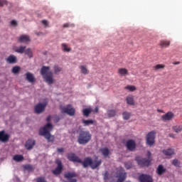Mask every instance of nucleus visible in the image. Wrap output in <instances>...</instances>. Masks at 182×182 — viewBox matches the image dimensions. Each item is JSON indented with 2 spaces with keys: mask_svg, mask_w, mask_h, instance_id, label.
Masks as SVG:
<instances>
[{
  "mask_svg": "<svg viewBox=\"0 0 182 182\" xmlns=\"http://www.w3.org/2000/svg\"><path fill=\"white\" fill-rule=\"evenodd\" d=\"M53 130V125L50 123H48L44 126V127L41 128L39 131L40 136H45V139L48 140L50 143H53L55 140V136L50 134V132Z\"/></svg>",
  "mask_w": 182,
  "mask_h": 182,
  "instance_id": "1",
  "label": "nucleus"
},
{
  "mask_svg": "<svg viewBox=\"0 0 182 182\" xmlns=\"http://www.w3.org/2000/svg\"><path fill=\"white\" fill-rule=\"evenodd\" d=\"M41 75L48 85H53L55 83L53 73L50 71V67L43 66L41 70Z\"/></svg>",
  "mask_w": 182,
  "mask_h": 182,
  "instance_id": "2",
  "label": "nucleus"
},
{
  "mask_svg": "<svg viewBox=\"0 0 182 182\" xmlns=\"http://www.w3.org/2000/svg\"><path fill=\"white\" fill-rule=\"evenodd\" d=\"M92 140V134L89 131H81L77 136V143L79 144H87Z\"/></svg>",
  "mask_w": 182,
  "mask_h": 182,
  "instance_id": "3",
  "label": "nucleus"
},
{
  "mask_svg": "<svg viewBox=\"0 0 182 182\" xmlns=\"http://www.w3.org/2000/svg\"><path fill=\"white\" fill-rule=\"evenodd\" d=\"M61 113H66L69 116H75V108L72 107V105H68L67 107H61Z\"/></svg>",
  "mask_w": 182,
  "mask_h": 182,
  "instance_id": "4",
  "label": "nucleus"
},
{
  "mask_svg": "<svg viewBox=\"0 0 182 182\" xmlns=\"http://www.w3.org/2000/svg\"><path fill=\"white\" fill-rule=\"evenodd\" d=\"M55 164L58 166L53 171V174L55 176H59L60 173H62V170H63V166H62V161L60 159H55Z\"/></svg>",
  "mask_w": 182,
  "mask_h": 182,
  "instance_id": "5",
  "label": "nucleus"
},
{
  "mask_svg": "<svg viewBox=\"0 0 182 182\" xmlns=\"http://www.w3.org/2000/svg\"><path fill=\"white\" fill-rule=\"evenodd\" d=\"M156 139V133L151 132L146 135V144L149 146H153L154 144V139Z\"/></svg>",
  "mask_w": 182,
  "mask_h": 182,
  "instance_id": "6",
  "label": "nucleus"
},
{
  "mask_svg": "<svg viewBox=\"0 0 182 182\" xmlns=\"http://www.w3.org/2000/svg\"><path fill=\"white\" fill-rule=\"evenodd\" d=\"M48 103H38L35 107V112L37 113V114H40V113H42L45 110V107H46V105Z\"/></svg>",
  "mask_w": 182,
  "mask_h": 182,
  "instance_id": "7",
  "label": "nucleus"
},
{
  "mask_svg": "<svg viewBox=\"0 0 182 182\" xmlns=\"http://www.w3.org/2000/svg\"><path fill=\"white\" fill-rule=\"evenodd\" d=\"M173 119H174V114L171 112H168L161 116L162 122H169L170 120H173Z\"/></svg>",
  "mask_w": 182,
  "mask_h": 182,
  "instance_id": "8",
  "label": "nucleus"
},
{
  "mask_svg": "<svg viewBox=\"0 0 182 182\" xmlns=\"http://www.w3.org/2000/svg\"><path fill=\"white\" fill-rule=\"evenodd\" d=\"M18 43H28L31 42V38L28 35H21L18 38Z\"/></svg>",
  "mask_w": 182,
  "mask_h": 182,
  "instance_id": "9",
  "label": "nucleus"
},
{
  "mask_svg": "<svg viewBox=\"0 0 182 182\" xmlns=\"http://www.w3.org/2000/svg\"><path fill=\"white\" fill-rule=\"evenodd\" d=\"M136 160L139 166H141L142 167L149 166V164H150V159L136 158Z\"/></svg>",
  "mask_w": 182,
  "mask_h": 182,
  "instance_id": "10",
  "label": "nucleus"
},
{
  "mask_svg": "<svg viewBox=\"0 0 182 182\" xmlns=\"http://www.w3.org/2000/svg\"><path fill=\"white\" fill-rule=\"evenodd\" d=\"M139 178L140 182H153V178L147 174H141Z\"/></svg>",
  "mask_w": 182,
  "mask_h": 182,
  "instance_id": "11",
  "label": "nucleus"
},
{
  "mask_svg": "<svg viewBox=\"0 0 182 182\" xmlns=\"http://www.w3.org/2000/svg\"><path fill=\"white\" fill-rule=\"evenodd\" d=\"M70 161H73L74 163H82V159H80L76 154H70L68 156Z\"/></svg>",
  "mask_w": 182,
  "mask_h": 182,
  "instance_id": "12",
  "label": "nucleus"
},
{
  "mask_svg": "<svg viewBox=\"0 0 182 182\" xmlns=\"http://www.w3.org/2000/svg\"><path fill=\"white\" fill-rule=\"evenodd\" d=\"M35 144H36L35 140L28 139L27 141H26L25 147L26 150H32L35 146Z\"/></svg>",
  "mask_w": 182,
  "mask_h": 182,
  "instance_id": "13",
  "label": "nucleus"
},
{
  "mask_svg": "<svg viewBox=\"0 0 182 182\" xmlns=\"http://www.w3.org/2000/svg\"><path fill=\"white\" fill-rule=\"evenodd\" d=\"M81 164H82L83 167L85 168L87 167H92V159L90 157H87L84 159V161L82 162H80Z\"/></svg>",
  "mask_w": 182,
  "mask_h": 182,
  "instance_id": "14",
  "label": "nucleus"
},
{
  "mask_svg": "<svg viewBox=\"0 0 182 182\" xmlns=\"http://www.w3.org/2000/svg\"><path fill=\"white\" fill-rule=\"evenodd\" d=\"M127 149H128V150H130L131 151H133V150L136 149V141L132 139L127 141Z\"/></svg>",
  "mask_w": 182,
  "mask_h": 182,
  "instance_id": "15",
  "label": "nucleus"
},
{
  "mask_svg": "<svg viewBox=\"0 0 182 182\" xmlns=\"http://www.w3.org/2000/svg\"><path fill=\"white\" fill-rule=\"evenodd\" d=\"M9 140V135L5 133V131L0 132V141L5 143Z\"/></svg>",
  "mask_w": 182,
  "mask_h": 182,
  "instance_id": "16",
  "label": "nucleus"
},
{
  "mask_svg": "<svg viewBox=\"0 0 182 182\" xmlns=\"http://www.w3.org/2000/svg\"><path fill=\"white\" fill-rule=\"evenodd\" d=\"M126 177H127V173L123 170V168H121V172L119 173V178L117 182H124V180H126Z\"/></svg>",
  "mask_w": 182,
  "mask_h": 182,
  "instance_id": "17",
  "label": "nucleus"
},
{
  "mask_svg": "<svg viewBox=\"0 0 182 182\" xmlns=\"http://www.w3.org/2000/svg\"><path fill=\"white\" fill-rule=\"evenodd\" d=\"M26 76V80H27L28 82H29V83H33V82H35V76H33V75L31 73H26L25 74Z\"/></svg>",
  "mask_w": 182,
  "mask_h": 182,
  "instance_id": "18",
  "label": "nucleus"
},
{
  "mask_svg": "<svg viewBox=\"0 0 182 182\" xmlns=\"http://www.w3.org/2000/svg\"><path fill=\"white\" fill-rule=\"evenodd\" d=\"M26 49V46H21L19 47L14 46L13 47V50L14 52H16L17 53H24L25 50Z\"/></svg>",
  "mask_w": 182,
  "mask_h": 182,
  "instance_id": "19",
  "label": "nucleus"
},
{
  "mask_svg": "<svg viewBox=\"0 0 182 182\" xmlns=\"http://www.w3.org/2000/svg\"><path fill=\"white\" fill-rule=\"evenodd\" d=\"M100 164H102V160H93L92 159V162H91V168H92V170H95V168L97 167H99V166H100Z\"/></svg>",
  "mask_w": 182,
  "mask_h": 182,
  "instance_id": "20",
  "label": "nucleus"
},
{
  "mask_svg": "<svg viewBox=\"0 0 182 182\" xmlns=\"http://www.w3.org/2000/svg\"><path fill=\"white\" fill-rule=\"evenodd\" d=\"M7 63L14 64L16 63V56L11 55L6 59Z\"/></svg>",
  "mask_w": 182,
  "mask_h": 182,
  "instance_id": "21",
  "label": "nucleus"
},
{
  "mask_svg": "<svg viewBox=\"0 0 182 182\" xmlns=\"http://www.w3.org/2000/svg\"><path fill=\"white\" fill-rule=\"evenodd\" d=\"M162 153H164L165 156H173V154H174V149L171 148H169L168 149H164L162 151Z\"/></svg>",
  "mask_w": 182,
  "mask_h": 182,
  "instance_id": "22",
  "label": "nucleus"
},
{
  "mask_svg": "<svg viewBox=\"0 0 182 182\" xmlns=\"http://www.w3.org/2000/svg\"><path fill=\"white\" fill-rule=\"evenodd\" d=\"M156 171L159 176H161V174H164V173H166V168H164L163 165H159Z\"/></svg>",
  "mask_w": 182,
  "mask_h": 182,
  "instance_id": "23",
  "label": "nucleus"
},
{
  "mask_svg": "<svg viewBox=\"0 0 182 182\" xmlns=\"http://www.w3.org/2000/svg\"><path fill=\"white\" fill-rule=\"evenodd\" d=\"M82 122L84 126H90V124H93L95 123V121H93V119H82Z\"/></svg>",
  "mask_w": 182,
  "mask_h": 182,
  "instance_id": "24",
  "label": "nucleus"
},
{
  "mask_svg": "<svg viewBox=\"0 0 182 182\" xmlns=\"http://www.w3.org/2000/svg\"><path fill=\"white\" fill-rule=\"evenodd\" d=\"M62 72V68L58 65L53 66V73L54 75H59Z\"/></svg>",
  "mask_w": 182,
  "mask_h": 182,
  "instance_id": "25",
  "label": "nucleus"
},
{
  "mask_svg": "<svg viewBox=\"0 0 182 182\" xmlns=\"http://www.w3.org/2000/svg\"><path fill=\"white\" fill-rule=\"evenodd\" d=\"M90 113H92V109H90V108H86V109H82V114L85 117H89V114Z\"/></svg>",
  "mask_w": 182,
  "mask_h": 182,
  "instance_id": "26",
  "label": "nucleus"
},
{
  "mask_svg": "<svg viewBox=\"0 0 182 182\" xmlns=\"http://www.w3.org/2000/svg\"><path fill=\"white\" fill-rule=\"evenodd\" d=\"M127 102L128 105H131L132 106H133V105H134V98L133 97V96H128L127 97Z\"/></svg>",
  "mask_w": 182,
  "mask_h": 182,
  "instance_id": "27",
  "label": "nucleus"
},
{
  "mask_svg": "<svg viewBox=\"0 0 182 182\" xmlns=\"http://www.w3.org/2000/svg\"><path fill=\"white\" fill-rule=\"evenodd\" d=\"M12 73H14V75H18V73H19V72H21V67L19 66H15L12 68L11 70Z\"/></svg>",
  "mask_w": 182,
  "mask_h": 182,
  "instance_id": "28",
  "label": "nucleus"
},
{
  "mask_svg": "<svg viewBox=\"0 0 182 182\" xmlns=\"http://www.w3.org/2000/svg\"><path fill=\"white\" fill-rule=\"evenodd\" d=\"M173 130L175 132V133H180V132H182V125H176L173 127Z\"/></svg>",
  "mask_w": 182,
  "mask_h": 182,
  "instance_id": "29",
  "label": "nucleus"
},
{
  "mask_svg": "<svg viewBox=\"0 0 182 182\" xmlns=\"http://www.w3.org/2000/svg\"><path fill=\"white\" fill-rule=\"evenodd\" d=\"M76 176V173L73 172H68L65 174V178H73V177Z\"/></svg>",
  "mask_w": 182,
  "mask_h": 182,
  "instance_id": "30",
  "label": "nucleus"
},
{
  "mask_svg": "<svg viewBox=\"0 0 182 182\" xmlns=\"http://www.w3.org/2000/svg\"><path fill=\"white\" fill-rule=\"evenodd\" d=\"M127 73H128V71L126 68H120L119 70V74L121 76H126V75H127Z\"/></svg>",
  "mask_w": 182,
  "mask_h": 182,
  "instance_id": "31",
  "label": "nucleus"
},
{
  "mask_svg": "<svg viewBox=\"0 0 182 182\" xmlns=\"http://www.w3.org/2000/svg\"><path fill=\"white\" fill-rule=\"evenodd\" d=\"M13 160H14V161H22V160H23V156H22V155H15L13 157Z\"/></svg>",
  "mask_w": 182,
  "mask_h": 182,
  "instance_id": "32",
  "label": "nucleus"
},
{
  "mask_svg": "<svg viewBox=\"0 0 182 182\" xmlns=\"http://www.w3.org/2000/svg\"><path fill=\"white\" fill-rule=\"evenodd\" d=\"M81 69V73L83 75H87L89 73V70H87V68L85 65H82L80 67Z\"/></svg>",
  "mask_w": 182,
  "mask_h": 182,
  "instance_id": "33",
  "label": "nucleus"
},
{
  "mask_svg": "<svg viewBox=\"0 0 182 182\" xmlns=\"http://www.w3.org/2000/svg\"><path fill=\"white\" fill-rule=\"evenodd\" d=\"M61 46L63 48V50H64L65 52H70V50H72V48H68L66 43H62Z\"/></svg>",
  "mask_w": 182,
  "mask_h": 182,
  "instance_id": "34",
  "label": "nucleus"
},
{
  "mask_svg": "<svg viewBox=\"0 0 182 182\" xmlns=\"http://www.w3.org/2000/svg\"><path fill=\"white\" fill-rule=\"evenodd\" d=\"M130 113L127 112H124L122 113V117L124 119V120H129V119H130Z\"/></svg>",
  "mask_w": 182,
  "mask_h": 182,
  "instance_id": "35",
  "label": "nucleus"
},
{
  "mask_svg": "<svg viewBox=\"0 0 182 182\" xmlns=\"http://www.w3.org/2000/svg\"><path fill=\"white\" fill-rule=\"evenodd\" d=\"M107 115L109 117H114L116 116V111L114 109H111L107 111Z\"/></svg>",
  "mask_w": 182,
  "mask_h": 182,
  "instance_id": "36",
  "label": "nucleus"
},
{
  "mask_svg": "<svg viewBox=\"0 0 182 182\" xmlns=\"http://www.w3.org/2000/svg\"><path fill=\"white\" fill-rule=\"evenodd\" d=\"M101 152H102V155L105 156V157H107V156H109V149L104 148V149H101Z\"/></svg>",
  "mask_w": 182,
  "mask_h": 182,
  "instance_id": "37",
  "label": "nucleus"
},
{
  "mask_svg": "<svg viewBox=\"0 0 182 182\" xmlns=\"http://www.w3.org/2000/svg\"><path fill=\"white\" fill-rule=\"evenodd\" d=\"M24 170H26L27 171H33V166L32 165H26L24 166Z\"/></svg>",
  "mask_w": 182,
  "mask_h": 182,
  "instance_id": "38",
  "label": "nucleus"
},
{
  "mask_svg": "<svg viewBox=\"0 0 182 182\" xmlns=\"http://www.w3.org/2000/svg\"><path fill=\"white\" fill-rule=\"evenodd\" d=\"M24 53L26 55H28V56H29L30 58L32 57V50H31V48H27L26 50H24Z\"/></svg>",
  "mask_w": 182,
  "mask_h": 182,
  "instance_id": "39",
  "label": "nucleus"
},
{
  "mask_svg": "<svg viewBox=\"0 0 182 182\" xmlns=\"http://www.w3.org/2000/svg\"><path fill=\"white\" fill-rule=\"evenodd\" d=\"M125 89H127V90H129V92H134V90H136V87L127 85V87H125Z\"/></svg>",
  "mask_w": 182,
  "mask_h": 182,
  "instance_id": "40",
  "label": "nucleus"
},
{
  "mask_svg": "<svg viewBox=\"0 0 182 182\" xmlns=\"http://www.w3.org/2000/svg\"><path fill=\"white\" fill-rule=\"evenodd\" d=\"M172 164L175 167H180V161H178V159H173Z\"/></svg>",
  "mask_w": 182,
  "mask_h": 182,
  "instance_id": "41",
  "label": "nucleus"
},
{
  "mask_svg": "<svg viewBox=\"0 0 182 182\" xmlns=\"http://www.w3.org/2000/svg\"><path fill=\"white\" fill-rule=\"evenodd\" d=\"M53 122L54 123H58V122L60 120V117L58 115L53 116Z\"/></svg>",
  "mask_w": 182,
  "mask_h": 182,
  "instance_id": "42",
  "label": "nucleus"
},
{
  "mask_svg": "<svg viewBox=\"0 0 182 182\" xmlns=\"http://www.w3.org/2000/svg\"><path fill=\"white\" fill-rule=\"evenodd\" d=\"M170 46L169 41H161V46Z\"/></svg>",
  "mask_w": 182,
  "mask_h": 182,
  "instance_id": "43",
  "label": "nucleus"
},
{
  "mask_svg": "<svg viewBox=\"0 0 182 182\" xmlns=\"http://www.w3.org/2000/svg\"><path fill=\"white\" fill-rule=\"evenodd\" d=\"M10 24L11 26H14L15 28L18 26V21H16V20H13L10 22Z\"/></svg>",
  "mask_w": 182,
  "mask_h": 182,
  "instance_id": "44",
  "label": "nucleus"
},
{
  "mask_svg": "<svg viewBox=\"0 0 182 182\" xmlns=\"http://www.w3.org/2000/svg\"><path fill=\"white\" fill-rule=\"evenodd\" d=\"M41 23H43V25L45 26V28H48V26L49 25V21H48L47 20H43V21H41Z\"/></svg>",
  "mask_w": 182,
  "mask_h": 182,
  "instance_id": "45",
  "label": "nucleus"
},
{
  "mask_svg": "<svg viewBox=\"0 0 182 182\" xmlns=\"http://www.w3.org/2000/svg\"><path fill=\"white\" fill-rule=\"evenodd\" d=\"M154 68H155V70H159V69H164V65L159 64V65H156L154 67Z\"/></svg>",
  "mask_w": 182,
  "mask_h": 182,
  "instance_id": "46",
  "label": "nucleus"
},
{
  "mask_svg": "<svg viewBox=\"0 0 182 182\" xmlns=\"http://www.w3.org/2000/svg\"><path fill=\"white\" fill-rule=\"evenodd\" d=\"M8 1L6 0H0V6H4V5H7Z\"/></svg>",
  "mask_w": 182,
  "mask_h": 182,
  "instance_id": "47",
  "label": "nucleus"
},
{
  "mask_svg": "<svg viewBox=\"0 0 182 182\" xmlns=\"http://www.w3.org/2000/svg\"><path fill=\"white\" fill-rule=\"evenodd\" d=\"M37 182H47L46 180H45V178L40 177L37 179Z\"/></svg>",
  "mask_w": 182,
  "mask_h": 182,
  "instance_id": "48",
  "label": "nucleus"
},
{
  "mask_svg": "<svg viewBox=\"0 0 182 182\" xmlns=\"http://www.w3.org/2000/svg\"><path fill=\"white\" fill-rule=\"evenodd\" d=\"M104 180H109V174L107 173V172H105V173L104 174Z\"/></svg>",
  "mask_w": 182,
  "mask_h": 182,
  "instance_id": "49",
  "label": "nucleus"
},
{
  "mask_svg": "<svg viewBox=\"0 0 182 182\" xmlns=\"http://www.w3.org/2000/svg\"><path fill=\"white\" fill-rule=\"evenodd\" d=\"M52 119H53V117L52 116H48L46 119L47 122H50V120H52Z\"/></svg>",
  "mask_w": 182,
  "mask_h": 182,
  "instance_id": "50",
  "label": "nucleus"
},
{
  "mask_svg": "<svg viewBox=\"0 0 182 182\" xmlns=\"http://www.w3.org/2000/svg\"><path fill=\"white\" fill-rule=\"evenodd\" d=\"M63 151H65V150L63 149V148L58 149V153H63Z\"/></svg>",
  "mask_w": 182,
  "mask_h": 182,
  "instance_id": "51",
  "label": "nucleus"
},
{
  "mask_svg": "<svg viewBox=\"0 0 182 182\" xmlns=\"http://www.w3.org/2000/svg\"><path fill=\"white\" fill-rule=\"evenodd\" d=\"M36 35H37V36H41V35H43V33H36Z\"/></svg>",
  "mask_w": 182,
  "mask_h": 182,
  "instance_id": "52",
  "label": "nucleus"
},
{
  "mask_svg": "<svg viewBox=\"0 0 182 182\" xmlns=\"http://www.w3.org/2000/svg\"><path fill=\"white\" fill-rule=\"evenodd\" d=\"M94 112H95V113H97V112H99V108L95 107Z\"/></svg>",
  "mask_w": 182,
  "mask_h": 182,
  "instance_id": "53",
  "label": "nucleus"
},
{
  "mask_svg": "<svg viewBox=\"0 0 182 182\" xmlns=\"http://www.w3.org/2000/svg\"><path fill=\"white\" fill-rule=\"evenodd\" d=\"M147 156H148V157H150V156H151V153L150 151H148L147 152Z\"/></svg>",
  "mask_w": 182,
  "mask_h": 182,
  "instance_id": "54",
  "label": "nucleus"
},
{
  "mask_svg": "<svg viewBox=\"0 0 182 182\" xmlns=\"http://www.w3.org/2000/svg\"><path fill=\"white\" fill-rule=\"evenodd\" d=\"M169 136H170V137H173V139H174V135L172 134H169Z\"/></svg>",
  "mask_w": 182,
  "mask_h": 182,
  "instance_id": "55",
  "label": "nucleus"
},
{
  "mask_svg": "<svg viewBox=\"0 0 182 182\" xmlns=\"http://www.w3.org/2000/svg\"><path fill=\"white\" fill-rule=\"evenodd\" d=\"M173 65H180V62L173 63Z\"/></svg>",
  "mask_w": 182,
  "mask_h": 182,
  "instance_id": "56",
  "label": "nucleus"
},
{
  "mask_svg": "<svg viewBox=\"0 0 182 182\" xmlns=\"http://www.w3.org/2000/svg\"><path fill=\"white\" fill-rule=\"evenodd\" d=\"M68 26H69L68 24H64V25H63V27H64V28H68Z\"/></svg>",
  "mask_w": 182,
  "mask_h": 182,
  "instance_id": "57",
  "label": "nucleus"
},
{
  "mask_svg": "<svg viewBox=\"0 0 182 182\" xmlns=\"http://www.w3.org/2000/svg\"><path fill=\"white\" fill-rule=\"evenodd\" d=\"M127 168H130V167L128 166V167H127Z\"/></svg>",
  "mask_w": 182,
  "mask_h": 182,
  "instance_id": "58",
  "label": "nucleus"
},
{
  "mask_svg": "<svg viewBox=\"0 0 182 182\" xmlns=\"http://www.w3.org/2000/svg\"><path fill=\"white\" fill-rule=\"evenodd\" d=\"M158 112H161V110H158Z\"/></svg>",
  "mask_w": 182,
  "mask_h": 182,
  "instance_id": "59",
  "label": "nucleus"
}]
</instances>
